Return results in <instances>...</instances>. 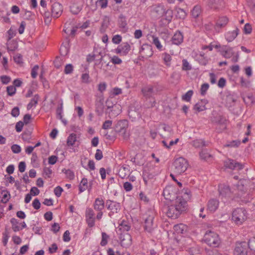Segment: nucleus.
<instances>
[{
    "label": "nucleus",
    "instance_id": "bf43d9fd",
    "mask_svg": "<svg viewBox=\"0 0 255 255\" xmlns=\"http://www.w3.org/2000/svg\"><path fill=\"white\" fill-rule=\"evenodd\" d=\"M73 71V66L71 64H66L65 69L64 73L66 74H71Z\"/></svg>",
    "mask_w": 255,
    "mask_h": 255
},
{
    "label": "nucleus",
    "instance_id": "b1692460",
    "mask_svg": "<svg viewBox=\"0 0 255 255\" xmlns=\"http://www.w3.org/2000/svg\"><path fill=\"white\" fill-rule=\"evenodd\" d=\"M214 122L220 125H225L227 122L226 117L221 114H219L216 112H214Z\"/></svg>",
    "mask_w": 255,
    "mask_h": 255
},
{
    "label": "nucleus",
    "instance_id": "9b49d317",
    "mask_svg": "<svg viewBox=\"0 0 255 255\" xmlns=\"http://www.w3.org/2000/svg\"><path fill=\"white\" fill-rule=\"evenodd\" d=\"M120 240L121 246L125 248L129 247L132 244V238L130 235L128 233H119Z\"/></svg>",
    "mask_w": 255,
    "mask_h": 255
},
{
    "label": "nucleus",
    "instance_id": "a18cd8bd",
    "mask_svg": "<svg viewBox=\"0 0 255 255\" xmlns=\"http://www.w3.org/2000/svg\"><path fill=\"white\" fill-rule=\"evenodd\" d=\"M205 105L202 103V102L196 103L193 108V109L198 112L203 111L205 110Z\"/></svg>",
    "mask_w": 255,
    "mask_h": 255
},
{
    "label": "nucleus",
    "instance_id": "49530a36",
    "mask_svg": "<svg viewBox=\"0 0 255 255\" xmlns=\"http://www.w3.org/2000/svg\"><path fill=\"white\" fill-rule=\"evenodd\" d=\"M128 122L127 120H122L118 121L116 125V128H128Z\"/></svg>",
    "mask_w": 255,
    "mask_h": 255
},
{
    "label": "nucleus",
    "instance_id": "37998d69",
    "mask_svg": "<svg viewBox=\"0 0 255 255\" xmlns=\"http://www.w3.org/2000/svg\"><path fill=\"white\" fill-rule=\"evenodd\" d=\"M243 98L244 102L247 105H252L254 102L255 98L252 94L247 95Z\"/></svg>",
    "mask_w": 255,
    "mask_h": 255
},
{
    "label": "nucleus",
    "instance_id": "f03ea898",
    "mask_svg": "<svg viewBox=\"0 0 255 255\" xmlns=\"http://www.w3.org/2000/svg\"><path fill=\"white\" fill-rule=\"evenodd\" d=\"M188 162L184 158L180 157L175 159L173 163V171L177 175L185 172L188 167Z\"/></svg>",
    "mask_w": 255,
    "mask_h": 255
},
{
    "label": "nucleus",
    "instance_id": "4468645a",
    "mask_svg": "<svg viewBox=\"0 0 255 255\" xmlns=\"http://www.w3.org/2000/svg\"><path fill=\"white\" fill-rule=\"evenodd\" d=\"M224 165L226 168L233 170L235 169L240 170L243 168V165L241 163L231 159H228L225 161Z\"/></svg>",
    "mask_w": 255,
    "mask_h": 255
},
{
    "label": "nucleus",
    "instance_id": "4be33fe9",
    "mask_svg": "<svg viewBox=\"0 0 255 255\" xmlns=\"http://www.w3.org/2000/svg\"><path fill=\"white\" fill-rule=\"evenodd\" d=\"M154 11L160 15H162L164 14H168L170 16V18L171 19L172 17L173 11L171 9H167L165 10L162 6H157L154 8Z\"/></svg>",
    "mask_w": 255,
    "mask_h": 255
},
{
    "label": "nucleus",
    "instance_id": "f8f14e48",
    "mask_svg": "<svg viewBox=\"0 0 255 255\" xmlns=\"http://www.w3.org/2000/svg\"><path fill=\"white\" fill-rule=\"evenodd\" d=\"M63 6L59 2H54L51 5V15L54 18L59 17L63 12Z\"/></svg>",
    "mask_w": 255,
    "mask_h": 255
},
{
    "label": "nucleus",
    "instance_id": "774afa93",
    "mask_svg": "<svg viewBox=\"0 0 255 255\" xmlns=\"http://www.w3.org/2000/svg\"><path fill=\"white\" fill-rule=\"evenodd\" d=\"M124 189L127 192H129L131 191L132 189V184L129 182H126L124 183L123 185Z\"/></svg>",
    "mask_w": 255,
    "mask_h": 255
},
{
    "label": "nucleus",
    "instance_id": "393cba45",
    "mask_svg": "<svg viewBox=\"0 0 255 255\" xmlns=\"http://www.w3.org/2000/svg\"><path fill=\"white\" fill-rule=\"evenodd\" d=\"M104 207L105 203L102 199L98 198L95 199L94 203V208L95 210L98 211H102Z\"/></svg>",
    "mask_w": 255,
    "mask_h": 255
},
{
    "label": "nucleus",
    "instance_id": "680f3d73",
    "mask_svg": "<svg viewBox=\"0 0 255 255\" xmlns=\"http://www.w3.org/2000/svg\"><path fill=\"white\" fill-rule=\"evenodd\" d=\"M209 85L208 83H204L201 85L200 93L201 95L204 96L208 90Z\"/></svg>",
    "mask_w": 255,
    "mask_h": 255
},
{
    "label": "nucleus",
    "instance_id": "338daca9",
    "mask_svg": "<svg viewBox=\"0 0 255 255\" xmlns=\"http://www.w3.org/2000/svg\"><path fill=\"white\" fill-rule=\"evenodd\" d=\"M63 191L62 188L58 186L54 188V193L57 197H59L61 195Z\"/></svg>",
    "mask_w": 255,
    "mask_h": 255
},
{
    "label": "nucleus",
    "instance_id": "e2e57ef3",
    "mask_svg": "<svg viewBox=\"0 0 255 255\" xmlns=\"http://www.w3.org/2000/svg\"><path fill=\"white\" fill-rule=\"evenodd\" d=\"M111 61L115 65L120 64L122 63V60L117 56H114L111 57Z\"/></svg>",
    "mask_w": 255,
    "mask_h": 255
},
{
    "label": "nucleus",
    "instance_id": "e433bc0d",
    "mask_svg": "<svg viewBox=\"0 0 255 255\" xmlns=\"http://www.w3.org/2000/svg\"><path fill=\"white\" fill-rule=\"evenodd\" d=\"M31 128L27 129L22 134L21 137L23 140L26 141H29L31 138L32 131Z\"/></svg>",
    "mask_w": 255,
    "mask_h": 255
},
{
    "label": "nucleus",
    "instance_id": "9d476101",
    "mask_svg": "<svg viewBox=\"0 0 255 255\" xmlns=\"http://www.w3.org/2000/svg\"><path fill=\"white\" fill-rule=\"evenodd\" d=\"M219 192L220 196L225 198H232L233 195V191L227 185L224 184H220L219 186Z\"/></svg>",
    "mask_w": 255,
    "mask_h": 255
},
{
    "label": "nucleus",
    "instance_id": "f257e3e1",
    "mask_svg": "<svg viewBox=\"0 0 255 255\" xmlns=\"http://www.w3.org/2000/svg\"><path fill=\"white\" fill-rule=\"evenodd\" d=\"M187 202L183 198H177L174 203L168 206L166 215L168 217L176 219L186 209Z\"/></svg>",
    "mask_w": 255,
    "mask_h": 255
},
{
    "label": "nucleus",
    "instance_id": "79ce46f5",
    "mask_svg": "<svg viewBox=\"0 0 255 255\" xmlns=\"http://www.w3.org/2000/svg\"><path fill=\"white\" fill-rule=\"evenodd\" d=\"M62 172L64 173L66 175V177L70 180H73L75 177L73 171L69 169H66L65 168H64L62 170Z\"/></svg>",
    "mask_w": 255,
    "mask_h": 255
},
{
    "label": "nucleus",
    "instance_id": "473e14b6",
    "mask_svg": "<svg viewBox=\"0 0 255 255\" xmlns=\"http://www.w3.org/2000/svg\"><path fill=\"white\" fill-rule=\"evenodd\" d=\"M77 140V135L75 133H72L69 135L67 139L68 146H73Z\"/></svg>",
    "mask_w": 255,
    "mask_h": 255
},
{
    "label": "nucleus",
    "instance_id": "de8ad7c7",
    "mask_svg": "<svg viewBox=\"0 0 255 255\" xmlns=\"http://www.w3.org/2000/svg\"><path fill=\"white\" fill-rule=\"evenodd\" d=\"M193 94V91L192 90H189L182 96V99L186 102H189L191 100Z\"/></svg>",
    "mask_w": 255,
    "mask_h": 255
},
{
    "label": "nucleus",
    "instance_id": "c03bdc74",
    "mask_svg": "<svg viewBox=\"0 0 255 255\" xmlns=\"http://www.w3.org/2000/svg\"><path fill=\"white\" fill-rule=\"evenodd\" d=\"M110 237L105 232L102 233V240L100 243L101 246L104 247L107 245Z\"/></svg>",
    "mask_w": 255,
    "mask_h": 255
},
{
    "label": "nucleus",
    "instance_id": "7ed1b4c3",
    "mask_svg": "<svg viewBox=\"0 0 255 255\" xmlns=\"http://www.w3.org/2000/svg\"><path fill=\"white\" fill-rule=\"evenodd\" d=\"M147 217L144 219V228L148 233L152 234L157 227V224L154 222L155 213L151 210L148 211Z\"/></svg>",
    "mask_w": 255,
    "mask_h": 255
},
{
    "label": "nucleus",
    "instance_id": "6ab92c4d",
    "mask_svg": "<svg viewBox=\"0 0 255 255\" xmlns=\"http://www.w3.org/2000/svg\"><path fill=\"white\" fill-rule=\"evenodd\" d=\"M130 224L127 221L123 220L119 223V226L118 228L117 233H125L130 229Z\"/></svg>",
    "mask_w": 255,
    "mask_h": 255
},
{
    "label": "nucleus",
    "instance_id": "13d9d810",
    "mask_svg": "<svg viewBox=\"0 0 255 255\" xmlns=\"http://www.w3.org/2000/svg\"><path fill=\"white\" fill-rule=\"evenodd\" d=\"M122 40V37L121 35L117 34L114 35L112 38V42L116 44H120Z\"/></svg>",
    "mask_w": 255,
    "mask_h": 255
},
{
    "label": "nucleus",
    "instance_id": "bb28decb",
    "mask_svg": "<svg viewBox=\"0 0 255 255\" xmlns=\"http://www.w3.org/2000/svg\"><path fill=\"white\" fill-rule=\"evenodd\" d=\"M129 166L125 165L119 169V174L122 178H124L129 173Z\"/></svg>",
    "mask_w": 255,
    "mask_h": 255
},
{
    "label": "nucleus",
    "instance_id": "39448f33",
    "mask_svg": "<svg viewBox=\"0 0 255 255\" xmlns=\"http://www.w3.org/2000/svg\"><path fill=\"white\" fill-rule=\"evenodd\" d=\"M247 219V211L243 208H238L232 213V220L238 225H242Z\"/></svg>",
    "mask_w": 255,
    "mask_h": 255
},
{
    "label": "nucleus",
    "instance_id": "cd10ccee",
    "mask_svg": "<svg viewBox=\"0 0 255 255\" xmlns=\"http://www.w3.org/2000/svg\"><path fill=\"white\" fill-rule=\"evenodd\" d=\"M150 37L151 38L152 43L156 46L157 49L159 51H162L163 50L162 45H161L158 37L154 35H152Z\"/></svg>",
    "mask_w": 255,
    "mask_h": 255
},
{
    "label": "nucleus",
    "instance_id": "7c9ffc66",
    "mask_svg": "<svg viewBox=\"0 0 255 255\" xmlns=\"http://www.w3.org/2000/svg\"><path fill=\"white\" fill-rule=\"evenodd\" d=\"M241 144V141L239 140H234L232 141H228L224 145V147L231 148H236L239 146Z\"/></svg>",
    "mask_w": 255,
    "mask_h": 255
},
{
    "label": "nucleus",
    "instance_id": "ea45409f",
    "mask_svg": "<svg viewBox=\"0 0 255 255\" xmlns=\"http://www.w3.org/2000/svg\"><path fill=\"white\" fill-rule=\"evenodd\" d=\"M176 16L180 19H184L186 16V13L185 10L181 8H177L176 9Z\"/></svg>",
    "mask_w": 255,
    "mask_h": 255
},
{
    "label": "nucleus",
    "instance_id": "a211bd4d",
    "mask_svg": "<svg viewBox=\"0 0 255 255\" xmlns=\"http://www.w3.org/2000/svg\"><path fill=\"white\" fill-rule=\"evenodd\" d=\"M172 43L176 45H180L183 41V35L180 31H177L171 38Z\"/></svg>",
    "mask_w": 255,
    "mask_h": 255
},
{
    "label": "nucleus",
    "instance_id": "ddd939ff",
    "mask_svg": "<svg viewBox=\"0 0 255 255\" xmlns=\"http://www.w3.org/2000/svg\"><path fill=\"white\" fill-rule=\"evenodd\" d=\"M229 21L228 17L226 16H222L219 17L217 20L215 25V29L216 31L219 32L220 30L225 27Z\"/></svg>",
    "mask_w": 255,
    "mask_h": 255
},
{
    "label": "nucleus",
    "instance_id": "c85d7f7f",
    "mask_svg": "<svg viewBox=\"0 0 255 255\" xmlns=\"http://www.w3.org/2000/svg\"><path fill=\"white\" fill-rule=\"evenodd\" d=\"M39 99V96L38 94H35L33 98L31 100L30 102L27 105V109L29 110L33 106L35 107L38 103Z\"/></svg>",
    "mask_w": 255,
    "mask_h": 255
},
{
    "label": "nucleus",
    "instance_id": "09e8293b",
    "mask_svg": "<svg viewBox=\"0 0 255 255\" xmlns=\"http://www.w3.org/2000/svg\"><path fill=\"white\" fill-rule=\"evenodd\" d=\"M248 247L252 251L255 252V237L250 239L248 242Z\"/></svg>",
    "mask_w": 255,
    "mask_h": 255
},
{
    "label": "nucleus",
    "instance_id": "6e6d98bb",
    "mask_svg": "<svg viewBox=\"0 0 255 255\" xmlns=\"http://www.w3.org/2000/svg\"><path fill=\"white\" fill-rule=\"evenodd\" d=\"M118 133L121 134L125 139H127L129 136V133L127 131V128H120L118 130Z\"/></svg>",
    "mask_w": 255,
    "mask_h": 255
},
{
    "label": "nucleus",
    "instance_id": "052dcab7",
    "mask_svg": "<svg viewBox=\"0 0 255 255\" xmlns=\"http://www.w3.org/2000/svg\"><path fill=\"white\" fill-rule=\"evenodd\" d=\"M0 79L1 83L5 85L8 84L11 80L10 77L6 75L1 76Z\"/></svg>",
    "mask_w": 255,
    "mask_h": 255
},
{
    "label": "nucleus",
    "instance_id": "5701e85b",
    "mask_svg": "<svg viewBox=\"0 0 255 255\" xmlns=\"http://www.w3.org/2000/svg\"><path fill=\"white\" fill-rule=\"evenodd\" d=\"M187 227L183 224H177L174 226L173 229L176 233L183 235L187 231Z\"/></svg>",
    "mask_w": 255,
    "mask_h": 255
},
{
    "label": "nucleus",
    "instance_id": "69168bd1",
    "mask_svg": "<svg viewBox=\"0 0 255 255\" xmlns=\"http://www.w3.org/2000/svg\"><path fill=\"white\" fill-rule=\"evenodd\" d=\"M63 113V104L61 103L59 107H58L56 109V114H57V117L62 119V114Z\"/></svg>",
    "mask_w": 255,
    "mask_h": 255
},
{
    "label": "nucleus",
    "instance_id": "20e7f679",
    "mask_svg": "<svg viewBox=\"0 0 255 255\" xmlns=\"http://www.w3.org/2000/svg\"><path fill=\"white\" fill-rule=\"evenodd\" d=\"M204 240L210 247H217L220 244L218 234L211 230L206 232L204 236Z\"/></svg>",
    "mask_w": 255,
    "mask_h": 255
},
{
    "label": "nucleus",
    "instance_id": "1a4fd4ad",
    "mask_svg": "<svg viewBox=\"0 0 255 255\" xmlns=\"http://www.w3.org/2000/svg\"><path fill=\"white\" fill-rule=\"evenodd\" d=\"M130 49V45L128 42H123L114 50V52L121 56H126Z\"/></svg>",
    "mask_w": 255,
    "mask_h": 255
},
{
    "label": "nucleus",
    "instance_id": "5fc2aeb1",
    "mask_svg": "<svg viewBox=\"0 0 255 255\" xmlns=\"http://www.w3.org/2000/svg\"><path fill=\"white\" fill-rule=\"evenodd\" d=\"M6 91L8 95L12 96L16 93V88L13 86H9L6 87Z\"/></svg>",
    "mask_w": 255,
    "mask_h": 255
},
{
    "label": "nucleus",
    "instance_id": "2eb2a0df",
    "mask_svg": "<svg viewBox=\"0 0 255 255\" xmlns=\"http://www.w3.org/2000/svg\"><path fill=\"white\" fill-rule=\"evenodd\" d=\"M139 53L143 58L151 56L153 54L151 46L148 44H143L139 50Z\"/></svg>",
    "mask_w": 255,
    "mask_h": 255
},
{
    "label": "nucleus",
    "instance_id": "c756f323",
    "mask_svg": "<svg viewBox=\"0 0 255 255\" xmlns=\"http://www.w3.org/2000/svg\"><path fill=\"white\" fill-rule=\"evenodd\" d=\"M88 189V180L86 178H83L79 185V190L80 193H82L85 191L86 189Z\"/></svg>",
    "mask_w": 255,
    "mask_h": 255
},
{
    "label": "nucleus",
    "instance_id": "603ef678",
    "mask_svg": "<svg viewBox=\"0 0 255 255\" xmlns=\"http://www.w3.org/2000/svg\"><path fill=\"white\" fill-rule=\"evenodd\" d=\"M200 156L202 159L207 160L212 156L206 150H202L200 152Z\"/></svg>",
    "mask_w": 255,
    "mask_h": 255
},
{
    "label": "nucleus",
    "instance_id": "2f4dec72",
    "mask_svg": "<svg viewBox=\"0 0 255 255\" xmlns=\"http://www.w3.org/2000/svg\"><path fill=\"white\" fill-rule=\"evenodd\" d=\"M10 223L12 224V229L14 232H18L21 230L19 227L20 223L18 222L17 219L15 218H11L10 220Z\"/></svg>",
    "mask_w": 255,
    "mask_h": 255
},
{
    "label": "nucleus",
    "instance_id": "6e6552de",
    "mask_svg": "<svg viewBox=\"0 0 255 255\" xmlns=\"http://www.w3.org/2000/svg\"><path fill=\"white\" fill-rule=\"evenodd\" d=\"M106 205L107 209L110 210L109 216L112 218L115 214H118L121 210V205L119 203L111 200L106 201Z\"/></svg>",
    "mask_w": 255,
    "mask_h": 255
},
{
    "label": "nucleus",
    "instance_id": "c9c22d12",
    "mask_svg": "<svg viewBox=\"0 0 255 255\" xmlns=\"http://www.w3.org/2000/svg\"><path fill=\"white\" fill-rule=\"evenodd\" d=\"M192 145L196 148H200L206 146L207 144L206 142L202 139H196L192 141Z\"/></svg>",
    "mask_w": 255,
    "mask_h": 255
},
{
    "label": "nucleus",
    "instance_id": "a19ab883",
    "mask_svg": "<svg viewBox=\"0 0 255 255\" xmlns=\"http://www.w3.org/2000/svg\"><path fill=\"white\" fill-rule=\"evenodd\" d=\"M52 173L51 167H45L43 169V175L45 178H51Z\"/></svg>",
    "mask_w": 255,
    "mask_h": 255
},
{
    "label": "nucleus",
    "instance_id": "864d4df0",
    "mask_svg": "<svg viewBox=\"0 0 255 255\" xmlns=\"http://www.w3.org/2000/svg\"><path fill=\"white\" fill-rule=\"evenodd\" d=\"M71 12L74 14H77L81 10V8L76 4H73L70 7Z\"/></svg>",
    "mask_w": 255,
    "mask_h": 255
},
{
    "label": "nucleus",
    "instance_id": "58836bf2",
    "mask_svg": "<svg viewBox=\"0 0 255 255\" xmlns=\"http://www.w3.org/2000/svg\"><path fill=\"white\" fill-rule=\"evenodd\" d=\"M162 57L164 64L167 66H170L171 65V56L167 53H164L162 55Z\"/></svg>",
    "mask_w": 255,
    "mask_h": 255
},
{
    "label": "nucleus",
    "instance_id": "0e129e2a",
    "mask_svg": "<svg viewBox=\"0 0 255 255\" xmlns=\"http://www.w3.org/2000/svg\"><path fill=\"white\" fill-rule=\"evenodd\" d=\"M96 119L93 113H90L87 117L88 122L91 125H93L96 122Z\"/></svg>",
    "mask_w": 255,
    "mask_h": 255
},
{
    "label": "nucleus",
    "instance_id": "423d86ee",
    "mask_svg": "<svg viewBox=\"0 0 255 255\" xmlns=\"http://www.w3.org/2000/svg\"><path fill=\"white\" fill-rule=\"evenodd\" d=\"M248 243L245 241L237 242L234 250L236 255H250Z\"/></svg>",
    "mask_w": 255,
    "mask_h": 255
},
{
    "label": "nucleus",
    "instance_id": "8fccbe9b",
    "mask_svg": "<svg viewBox=\"0 0 255 255\" xmlns=\"http://www.w3.org/2000/svg\"><path fill=\"white\" fill-rule=\"evenodd\" d=\"M95 213L94 210L90 208H88L86 210L85 216L86 218L93 219L94 218Z\"/></svg>",
    "mask_w": 255,
    "mask_h": 255
},
{
    "label": "nucleus",
    "instance_id": "72a5a7b5",
    "mask_svg": "<svg viewBox=\"0 0 255 255\" xmlns=\"http://www.w3.org/2000/svg\"><path fill=\"white\" fill-rule=\"evenodd\" d=\"M119 25L120 28L123 29H125L127 28L126 18L123 14H121L119 16Z\"/></svg>",
    "mask_w": 255,
    "mask_h": 255
},
{
    "label": "nucleus",
    "instance_id": "dca6fc26",
    "mask_svg": "<svg viewBox=\"0 0 255 255\" xmlns=\"http://www.w3.org/2000/svg\"><path fill=\"white\" fill-rule=\"evenodd\" d=\"M141 92L143 96L146 99L151 98L155 93L154 90V87L150 85L143 87L141 90Z\"/></svg>",
    "mask_w": 255,
    "mask_h": 255
},
{
    "label": "nucleus",
    "instance_id": "f704fd0d",
    "mask_svg": "<svg viewBox=\"0 0 255 255\" xmlns=\"http://www.w3.org/2000/svg\"><path fill=\"white\" fill-rule=\"evenodd\" d=\"M225 104L226 106L228 107H231L234 105L236 102V99L234 98L233 96L228 95L226 96V98L225 99Z\"/></svg>",
    "mask_w": 255,
    "mask_h": 255
},
{
    "label": "nucleus",
    "instance_id": "412c9836",
    "mask_svg": "<svg viewBox=\"0 0 255 255\" xmlns=\"http://www.w3.org/2000/svg\"><path fill=\"white\" fill-rule=\"evenodd\" d=\"M219 202L215 199L209 200L207 204V209L211 212H214L219 207Z\"/></svg>",
    "mask_w": 255,
    "mask_h": 255
},
{
    "label": "nucleus",
    "instance_id": "4d7b16f0",
    "mask_svg": "<svg viewBox=\"0 0 255 255\" xmlns=\"http://www.w3.org/2000/svg\"><path fill=\"white\" fill-rule=\"evenodd\" d=\"M1 194L2 196L1 199V202L5 203L8 201L10 194L8 193V192L2 191Z\"/></svg>",
    "mask_w": 255,
    "mask_h": 255
},
{
    "label": "nucleus",
    "instance_id": "a878e982",
    "mask_svg": "<svg viewBox=\"0 0 255 255\" xmlns=\"http://www.w3.org/2000/svg\"><path fill=\"white\" fill-rule=\"evenodd\" d=\"M221 55L226 58H231L234 54L233 48L224 47L220 51Z\"/></svg>",
    "mask_w": 255,
    "mask_h": 255
},
{
    "label": "nucleus",
    "instance_id": "aec40b11",
    "mask_svg": "<svg viewBox=\"0 0 255 255\" xmlns=\"http://www.w3.org/2000/svg\"><path fill=\"white\" fill-rule=\"evenodd\" d=\"M239 28L238 27H236L235 30L228 31L225 33V38L228 42H232L236 38L239 34Z\"/></svg>",
    "mask_w": 255,
    "mask_h": 255
},
{
    "label": "nucleus",
    "instance_id": "f3484780",
    "mask_svg": "<svg viewBox=\"0 0 255 255\" xmlns=\"http://www.w3.org/2000/svg\"><path fill=\"white\" fill-rule=\"evenodd\" d=\"M103 133L106 138L109 140H114L116 137L118 130H115L114 128H103Z\"/></svg>",
    "mask_w": 255,
    "mask_h": 255
},
{
    "label": "nucleus",
    "instance_id": "0eeeda50",
    "mask_svg": "<svg viewBox=\"0 0 255 255\" xmlns=\"http://www.w3.org/2000/svg\"><path fill=\"white\" fill-rule=\"evenodd\" d=\"M176 188L173 186H166L163 192V195L165 199L170 201H175L177 198H182V197H177L176 196Z\"/></svg>",
    "mask_w": 255,
    "mask_h": 255
},
{
    "label": "nucleus",
    "instance_id": "4c0bfd02",
    "mask_svg": "<svg viewBox=\"0 0 255 255\" xmlns=\"http://www.w3.org/2000/svg\"><path fill=\"white\" fill-rule=\"evenodd\" d=\"M201 12V6L200 5H195L193 7V8L191 11V14L193 17L197 18L199 16Z\"/></svg>",
    "mask_w": 255,
    "mask_h": 255
},
{
    "label": "nucleus",
    "instance_id": "3c124183",
    "mask_svg": "<svg viewBox=\"0 0 255 255\" xmlns=\"http://www.w3.org/2000/svg\"><path fill=\"white\" fill-rule=\"evenodd\" d=\"M182 69L183 71H188L192 69L191 65L189 63L186 59H184L182 60Z\"/></svg>",
    "mask_w": 255,
    "mask_h": 255
}]
</instances>
